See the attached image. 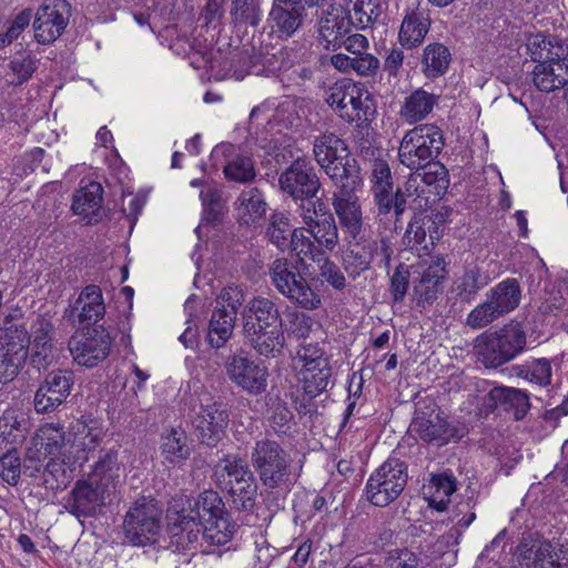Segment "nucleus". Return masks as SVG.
<instances>
[{
    "mask_svg": "<svg viewBox=\"0 0 568 568\" xmlns=\"http://www.w3.org/2000/svg\"><path fill=\"white\" fill-rule=\"evenodd\" d=\"M488 283V275L477 264H469L454 282V292L462 302L470 303Z\"/></svg>",
    "mask_w": 568,
    "mask_h": 568,
    "instance_id": "obj_38",
    "label": "nucleus"
},
{
    "mask_svg": "<svg viewBox=\"0 0 568 568\" xmlns=\"http://www.w3.org/2000/svg\"><path fill=\"white\" fill-rule=\"evenodd\" d=\"M226 374L231 382L251 395H260L267 387L268 372L264 365L243 356L233 354L229 356Z\"/></svg>",
    "mask_w": 568,
    "mask_h": 568,
    "instance_id": "obj_20",
    "label": "nucleus"
},
{
    "mask_svg": "<svg viewBox=\"0 0 568 568\" xmlns=\"http://www.w3.org/2000/svg\"><path fill=\"white\" fill-rule=\"evenodd\" d=\"M72 430V448L77 454L82 453L83 456H78V459L85 462L88 460L87 454L94 452L100 446L103 430L94 420H90V423L77 422Z\"/></svg>",
    "mask_w": 568,
    "mask_h": 568,
    "instance_id": "obj_37",
    "label": "nucleus"
},
{
    "mask_svg": "<svg viewBox=\"0 0 568 568\" xmlns=\"http://www.w3.org/2000/svg\"><path fill=\"white\" fill-rule=\"evenodd\" d=\"M407 479L405 463L388 458L369 476L365 487L366 498L375 506H388L403 493Z\"/></svg>",
    "mask_w": 568,
    "mask_h": 568,
    "instance_id": "obj_9",
    "label": "nucleus"
},
{
    "mask_svg": "<svg viewBox=\"0 0 568 568\" xmlns=\"http://www.w3.org/2000/svg\"><path fill=\"white\" fill-rule=\"evenodd\" d=\"M232 4L233 31L237 36H255L260 21V0H233Z\"/></svg>",
    "mask_w": 568,
    "mask_h": 568,
    "instance_id": "obj_36",
    "label": "nucleus"
},
{
    "mask_svg": "<svg viewBox=\"0 0 568 568\" xmlns=\"http://www.w3.org/2000/svg\"><path fill=\"white\" fill-rule=\"evenodd\" d=\"M243 333L256 332L257 328H268L282 324L277 305L270 298L255 296L247 302L242 311Z\"/></svg>",
    "mask_w": 568,
    "mask_h": 568,
    "instance_id": "obj_23",
    "label": "nucleus"
},
{
    "mask_svg": "<svg viewBox=\"0 0 568 568\" xmlns=\"http://www.w3.org/2000/svg\"><path fill=\"white\" fill-rule=\"evenodd\" d=\"M221 40H230L224 44L232 48L231 59L243 64L261 63L268 68H275L277 53L282 51V47L276 49L275 45L265 42L262 38H217L219 42Z\"/></svg>",
    "mask_w": 568,
    "mask_h": 568,
    "instance_id": "obj_22",
    "label": "nucleus"
},
{
    "mask_svg": "<svg viewBox=\"0 0 568 568\" xmlns=\"http://www.w3.org/2000/svg\"><path fill=\"white\" fill-rule=\"evenodd\" d=\"M361 154L371 162V183L379 221L388 220L394 200V182L390 168L377 148H362Z\"/></svg>",
    "mask_w": 568,
    "mask_h": 568,
    "instance_id": "obj_13",
    "label": "nucleus"
},
{
    "mask_svg": "<svg viewBox=\"0 0 568 568\" xmlns=\"http://www.w3.org/2000/svg\"><path fill=\"white\" fill-rule=\"evenodd\" d=\"M361 183H354L352 187H337L333 193L332 205L338 219L344 241L358 240L363 234L364 220L361 205L354 192Z\"/></svg>",
    "mask_w": 568,
    "mask_h": 568,
    "instance_id": "obj_19",
    "label": "nucleus"
},
{
    "mask_svg": "<svg viewBox=\"0 0 568 568\" xmlns=\"http://www.w3.org/2000/svg\"><path fill=\"white\" fill-rule=\"evenodd\" d=\"M247 290L244 285L232 284L225 286L220 295L219 302L222 304L221 308L229 307L227 312H235L243 305L246 300Z\"/></svg>",
    "mask_w": 568,
    "mask_h": 568,
    "instance_id": "obj_64",
    "label": "nucleus"
},
{
    "mask_svg": "<svg viewBox=\"0 0 568 568\" xmlns=\"http://www.w3.org/2000/svg\"><path fill=\"white\" fill-rule=\"evenodd\" d=\"M118 450H105L94 464L92 471L88 475L95 485L100 484L106 489L114 486L119 477Z\"/></svg>",
    "mask_w": 568,
    "mask_h": 568,
    "instance_id": "obj_48",
    "label": "nucleus"
},
{
    "mask_svg": "<svg viewBox=\"0 0 568 568\" xmlns=\"http://www.w3.org/2000/svg\"><path fill=\"white\" fill-rule=\"evenodd\" d=\"M313 154L316 163L336 187L349 189L354 183H362L357 161L347 155V148L337 135L325 133L316 136Z\"/></svg>",
    "mask_w": 568,
    "mask_h": 568,
    "instance_id": "obj_3",
    "label": "nucleus"
},
{
    "mask_svg": "<svg viewBox=\"0 0 568 568\" xmlns=\"http://www.w3.org/2000/svg\"><path fill=\"white\" fill-rule=\"evenodd\" d=\"M501 315L497 312L490 301L487 298L485 302L478 304L467 315L466 324L473 329L486 327Z\"/></svg>",
    "mask_w": 568,
    "mask_h": 568,
    "instance_id": "obj_61",
    "label": "nucleus"
},
{
    "mask_svg": "<svg viewBox=\"0 0 568 568\" xmlns=\"http://www.w3.org/2000/svg\"><path fill=\"white\" fill-rule=\"evenodd\" d=\"M346 242V256L349 266L348 270L351 277L356 278L362 272L368 270L373 261L378 257L379 266L389 270L390 260L393 255V247L387 237H382L379 241L374 239H366L359 235L358 240H345Z\"/></svg>",
    "mask_w": 568,
    "mask_h": 568,
    "instance_id": "obj_14",
    "label": "nucleus"
},
{
    "mask_svg": "<svg viewBox=\"0 0 568 568\" xmlns=\"http://www.w3.org/2000/svg\"><path fill=\"white\" fill-rule=\"evenodd\" d=\"M224 514V504L219 494L214 490H204L190 506V514L182 516L180 525L182 530L190 528V532H193V526L197 527Z\"/></svg>",
    "mask_w": 568,
    "mask_h": 568,
    "instance_id": "obj_26",
    "label": "nucleus"
},
{
    "mask_svg": "<svg viewBox=\"0 0 568 568\" xmlns=\"http://www.w3.org/2000/svg\"><path fill=\"white\" fill-rule=\"evenodd\" d=\"M430 489H434L429 505L438 511L446 509L449 497L456 490V480L452 474H437L432 477Z\"/></svg>",
    "mask_w": 568,
    "mask_h": 568,
    "instance_id": "obj_53",
    "label": "nucleus"
},
{
    "mask_svg": "<svg viewBox=\"0 0 568 568\" xmlns=\"http://www.w3.org/2000/svg\"><path fill=\"white\" fill-rule=\"evenodd\" d=\"M427 558H422L412 550L395 549L392 550L385 558L383 568H424L426 567Z\"/></svg>",
    "mask_w": 568,
    "mask_h": 568,
    "instance_id": "obj_60",
    "label": "nucleus"
},
{
    "mask_svg": "<svg viewBox=\"0 0 568 568\" xmlns=\"http://www.w3.org/2000/svg\"><path fill=\"white\" fill-rule=\"evenodd\" d=\"M33 445L45 458L49 456H61L65 446V433L62 427L45 424L34 436Z\"/></svg>",
    "mask_w": 568,
    "mask_h": 568,
    "instance_id": "obj_47",
    "label": "nucleus"
},
{
    "mask_svg": "<svg viewBox=\"0 0 568 568\" xmlns=\"http://www.w3.org/2000/svg\"><path fill=\"white\" fill-rule=\"evenodd\" d=\"M105 305L102 291L98 285L85 286L71 306L70 317L73 322L92 325L103 318Z\"/></svg>",
    "mask_w": 568,
    "mask_h": 568,
    "instance_id": "obj_24",
    "label": "nucleus"
},
{
    "mask_svg": "<svg viewBox=\"0 0 568 568\" xmlns=\"http://www.w3.org/2000/svg\"><path fill=\"white\" fill-rule=\"evenodd\" d=\"M429 27L428 16L420 11H412L405 16L398 36H426Z\"/></svg>",
    "mask_w": 568,
    "mask_h": 568,
    "instance_id": "obj_63",
    "label": "nucleus"
},
{
    "mask_svg": "<svg viewBox=\"0 0 568 568\" xmlns=\"http://www.w3.org/2000/svg\"><path fill=\"white\" fill-rule=\"evenodd\" d=\"M106 490L102 485H95L89 477L77 481L68 500L72 513L77 516L92 515L103 503Z\"/></svg>",
    "mask_w": 568,
    "mask_h": 568,
    "instance_id": "obj_27",
    "label": "nucleus"
},
{
    "mask_svg": "<svg viewBox=\"0 0 568 568\" xmlns=\"http://www.w3.org/2000/svg\"><path fill=\"white\" fill-rule=\"evenodd\" d=\"M445 145L442 130L435 124H420L407 131L398 148L399 162L410 170H434V161Z\"/></svg>",
    "mask_w": 568,
    "mask_h": 568,
    "instance_id": "obj_6",
    "label": "nucleus"
},
{
    "mask_svg": "<svg viewBox=\"0 0 568 568\" xmlns=\"http://www.w3.org/2000/svg\"><path fill=\"white\" fill-rule=\"evenodd\" d=\"M11 73L8 82L20 85L28 81L37 69V61L27 53H18L9 63Z\"/></svg>",
    "mask_w": 568,
    "mask_h": 568,
    "instance_id": "obj_59",
    "label": "nucleus"
},
{
    "mask_svg": "<svg viewBox=\"0 0 568 568\" xmlns=\"http://www.w3.org/2000/svg\"><path fill=\"white\" fill-rule=\"evenodd\" d=\"M305 227H296L292 231L288 247L296 254L301 260H311L314 263L318 260L324 258L326 254L318 245L315 239L307 235Z\"/></svg>",
    "mask_w": 568,
    "mask_h": 568,
    "instance_id": "obj_50",
    "label": "nucleus"
},
{
    "mask_svg": "<svg viewBox=\"0 0 568 568\" xmlns=\"http://www.w3.org/2000/svg\"><path fill=\"white\" fill-rule=\"evenodd\" d=\"M268 275L276 291L294 305L308 311L321 306V296L311 287L297 266L286 257L274 260L268 266Z\"/></svg>",
    "mask_w": 568,
    "mask_h": 568,
    "instance_id": "obj_8",
    "label": "nucleus"
},
{
    "mask_svg": "<svg viewBox=\"0 0 568 568\" xmlns=\"http://www.w3.org/2000/svg\"><path fill=\"white\" fill-rule=\"evenodd\" d=\"M69 348L75 363L94 367L104 361L111 349L110 334L103 327L88 328L72 336Z\"/></svg>",
    "mask_w": 568,
    "mask_h": 568,
    "instance_id": "obj_16",
    "label": "nucleus"
},
{
    "mask_svg": "<svg viewBox=\"0 0 568 568\" xmlns=\"http://www.w3.org/2000/svg\"><path fill=\"white\" fill-rule=\"evenodd\" d=\"M30 335L20 308L9 311L0 327V382H11L29 354Z\"/></svg>",
    "mask_w": 568,
    "mask_h": 568,
    "instance_id": "obj_4",
    "label": "nucleus"
},
{
    "mask_svg": "<svg viewBox=\"0 0 568 568\" xmlns=\"http://www.w3.org/2000/svg\"><path fill=\"white\" fill-rule=\"evenodd\" d=\"M532 81L541 92L549 93L564 89L568 81L567 55L556 61H544L541 64H536L532 71Z\"/></svg>",
    "mask_w": 568,
    "mask_h": 568,
    "instance_id": "obj_29",
    "label": "nucleus"
},
{
    "mask_svg": "<svg viewBox=\"0 0 568 568\" xmlns=\"http://www.w3.org/2000/svg\"><path fill=\"white\" fill-rule=\"evenodd\" d=\"M232 498L233 506L243 511H251L255 506V497L257 494V484L255 478L241 481L233 486H229L223 490Z\"/></svg>",
    "mask_w": 568,
    "mask_h": 568,
    "instance_id": "obj_56",
    "label": "nucleus"
},
{
    "mask_svg": "<svg viewBox=\"0 0 568 568\" xmlns=\"http://www.w3.org/2000/svg\"><path fill=\"white\" fill-rule=\"evenodd\" d=\"M364 91L351 80L334 83L326 101L336 114L348 123L355 122L357 126L371 121L374 111L368 105V95L363 99Z\"/></svg>",
    "mask_w": 568,
    "mask_h": 568,
    "instance_id": "obj_11",
    "label": "nucleus"
},
{
    "mask_svg": "<svg viewBox=\"0 0 568 568\" xmlns=\"http://www.w3.org/2000/svg\"><path fill=\"white\" fill-rule=\"evenodd\" d=\"M267 206L262 192L256 187L243 190L234 203L239 223L246 226L260 225L265 217Z\"/></svg>",
    "mask_w": 568,
    "mask_h": 568,
    "instance_id": "obj_28",
    "label": "nucleus"
},
{
    "mask_svg": "<svg viewBox=\"0 0 568 568\" xmlns=\"http://www.w3.org/2000/svg\"><path fill=\"white\" fill-rule=\"evenodd\" d=\"M103 187L98 182H90L74 195L71 209L74 214L82 215L89 224L101 219Z\"/></svg>",
    "mask_w": 568,
    "mask_h": 568,
    "instance_id": "obj_32",
    "label": "nucleus"
},
{
    "mask_svg": "<svg viewBox=\"0 0 568 568\" xmlns=\"http://www.w3.org/2000/svg\"><path fill=\"white\" fill-rule=\"evenodd\" d=\"M535 568H568V541L539 542L535 550Z\"/></svg>",
    "mask_w": 568,
    "mask_h": 568,
    "instance_id": "obj_43",
    "label": "nucleus"
},
{
    "mask_svg": "<svg viewBox=\"0 0 568 568\" xmlns=\"http://www.w3.org/2000/svg\"><path fill=\"white\" fill-rule=\"evenodd\" d=\"M266 405L270 406L268 422L271 428L277 435H285L291 428L293 414L286 403L281 400L278 396L268 394L266 396Z\"/></svg>",
    "mask_w": 568,
    "mask_h": 568,
    "instance_id": "obj_55",
    "label": "nucleus"
},
{
    "mask_svg": "<svg viewBox=\"0 0 568 568\" xmlns=\"http://www.w3.org/2000/svg\"><path fill=\"white\" fill-rule=\"evenodd\" d=\"M250 462L261 485L270 491L291 490L302 471V465H294L288 450L270 437L255 440Z\"/></svg>",
    "mask_w": 568,
    "mask_h": 568,
    "instance_id": "obj_1",
    "label": "nucleus"
},
{
    "mask_svg": "<svg viewBox=\"0 0 568 568\" xmlns=\"http://www.w3.org/2000/svg\"><path fill=\"white\" fill-rule=\"evenodd\" d=\"M162 509L158 501L142 497L126 513L123 529L134 546H144L156 540L161 530Z\"/></svg>",
    "mask_w": 568,
    "mask_h": 568,
    "instance_id": "obj_10",
    "label": "nucleus"
},
{
    "mask_svg": "<svg viewBox=\"0 0 568 568\" xmlns=\"http://www.w3.org/2000/svg\"><path fill=\"white\" fill-rule=\"evenodd\" d=\"M410 432L420 440L438 447L452 440H459L466 434L465 427L448 422L445 414L435 404L426 407V410L416 413L410 424Z\"/></svg>",
    "mask_w": 568,
    "mask_h": 568,
    "instance_id": "obj_12",
    "label": "nucleus"
},
{
    "mask_svg": "<svg viewBox=\"0 0 568 568\" xmlns=\"http://www.w3.org/2000/svg\"><path fill=\"white\" fill-rule=\"evenodd\" d=\"M300 366V376L304 392L314 398L333 385V368L324 343L303 339L292 358Z\"/></svg>",
    "mask_w": 568,
    "mask_h": 568,
    "instance_id": "obj_7",
    "label": "nucleus"
},
{
    "mask_svg": "<svg viewBox=\"0 0 568 568\" xmlns=\"http://www.w3.org/2000/svg\"><path fill=\"white\" fill-rule=\"evenodd\" d=\"M278 185L283 193L297 199L316 197L322 184L311 161L298 158L281 173Z\"/></svg>",
    "mask_w": 568,
    "mask_h": 568,
    "instance_id": "obj_17",
    "label": "nucleus"
},
{
    "mask_svg": "<svg viewBox=\"0 0 568 568\" xmlns=\"http://www.w3.org/2000/svg\"><path fill=\"white\" fill-rule=\"evenodd\" d=\"M448 185L446 169L440 164H434V170H425L423 173H410L405 183L394 193L392 214L394 230L400 227V216L407 207V203L415 204L416 210H426L445 193Z\"/></svg>",
    "mask_w": 568,
    "mask_h": 568,
    "instance_id": "obj_2",
    "label": "nucleus"
},
{
    "mask_svg": "<svg viewBox=\"0 0 568 568\" xmlns=\"http://www.w3.org/2000/svg\"><path fill=\"white\" fill-rule=\"evenodd\" d=\"M488 402L490 406H500L506 412H514L517 420L523 419L530 407L529 396L526 392L506 386L491 388L488 393Z\"/></svg>",
    "mask_w": 568,
    "mask_h": 568,
    "instance_id": "obj_33",
    "label": "nucleus"
},
{
    "mask_svg": "<svg viewBox=\"0 0 568 568\" xmlns=\"http://www.w3.org/2000/svg\"><path fill=\"white\" fill-rule=\"evenodd\" d=\"M292 231L290 219L286 214L283 212H274L270 217L265 235L278 250L285 251L288 247Z\"/></svg>",
    "mask_w": 568,
    "mask_h": 568,
    "instance_id": "obj_54",
    "label": "nucleus"
},
{
    "mask_svg": "<svg viewBox=\"0 0 568 568\" xmlns=\"http://www.w3.org/2000/svg\"><path fill=\"white\" fill-rule=\"evenodd\" d=\"M74 385V373L70 369H53L47 374L34 394V409L39 414L57 410L70 396Z\"/></svg>",
    "mask_w": 568,
    "mask_h": 568,
    "instance_id": "obj_15",
    "label": "nucleus"
},
{
    "mask_svg": "<svg viewBox=\"0 0 568 568\" xmlns=\"http://www.w3.org/2000/svg\"><path fill=\"white\" fill-rule=\"evenodd\" d=\"M446 262L443 256L433 257L415 285L418 303H433L438 294L440 282L446 277Z\"/></svg>",
    "mask_w": 568,
    "mask_h": 568,
    "instance_id": "obj_34",
    "label": "nucleus"
},
{
    "mask_svg": "<svg viewBox=\"0 0 568 568\" xmlns=\"http://www.w3.org/2000/svg\"><path fill=\"white\" fill-rule=\"evenodd\" d=\"M307 234L316 240L322 250L333 252L339 243L338 227L333 214L328 211L318 217L316 222L305 227Z\"/></svg>",
    "mask_w": 568,
    "mask_h": 568,
    "instance_id": "obj_45",
    "label": "nucleus"
},
{
    "mask_svg": "<svg viewBox=\"0 0 568 568\" xmlns=\"http://www.w3.org/2000/svg\"><path fill=\"white\" fill-rule=\"evenodd\" d=\"M235 321V312H227V308L213 311L207 328L209 344L214 348L223 347L233 334Z\"/></svg>",
    "mask_w": 568,
    "mask_h": 568,
    "instance_id": "obj_41",
    "label": "nucleus"
},
{
    "mask_svg": "<svg viewBox=\"0 0 568 568\" xmlns=\"http://www.w3.org/2000/svg\"><path fill=\"white\" fill-rule=\"evenodd\" d=\"M476 341V348L483 364L486 367L496 368L525 351L527 335L521 323L510 321L499 329L481 334Z\"/></svg>",
    "mask_w": 568,
    "mask_h": 568,
    "instance_id": "obj_5",
    "label": "nucleus"
},
{
    "mask_svg": "<svg viewBox=\"0 0 568 568\" xmlns=\"http://www.w3.org/2000/svg\"><path fill=\"white\" fill-rule=\"evenodd\" d=\"M486 296L497 312L504 316L519 305L521 298L520 285L516 278H506L494 286Z\"/></svg>",
    "mask_w": 568,
    "mask_h": 568,
    "instance_id": "obj_39",
    "label": "nucleus"
},
{
    "mask_svg": "<svg viewBox=\"0 0 568 568\" xmlns=\"http://www.w3.org/2000/svg\"><path fill=\"white\" fill-rule=\"evenodd\" d=\"M302 20V10H297L295 6H286L274 0L273 8L267 20L272 29L271 32H268V36L277 32L291 36L298 29Z\"/></svg>",
    "mask_w": 568,
    "mask_h": 568,
    "instance_id": "obj_40",
    "label": "nucleus"
},
{
    "mask_svg": "<svg viewBox=\"0 0 568 568\" xmlns=\"http://www.w3.org/2000/svg\"><path fill=\"white\" fill-rule=\"evenodd\" d=\"M452 54L442 43H430L424 49L423 67L427 78H437L446 73Z\"/></svg>",
    "mask_w": 568,
    "mask_h": 568,
    "instance_id": "obj_49",
    "label": "nucleus"
},
{
    "mask_svg": "<svg viewBox=\"0 0 568 568\" xmlns=\"http://www.w3.org/2000/svg\"><path fill=\"white\" fill-rule=\"evenodd\" d=\"M230 414L221 402L202 405L193 419L194 435L197 440L209 447H216L223 439L229 425Z\"/></svg>",
    "mask_w": 568,
    "mask_h": 568,
    "instance_id": "obj_21",
    "label": "nucleus"
},
{
    "mask_svg": "<svg viewBox=\"0 0 568 568\" xmlns=\"http://www.w3.org/2000/svg\"><path fill=\"white\" fill-rule=\"evenodd\" d=\"M202 531L203 538L211 545L222 546L229 542L233 536V526L224 515L202 523L196 527V532Z\"/></svg>",
    "mask_w": 568,
    "mask_h": 568,
    "instance_id": "obj_52",
    "label": "nucleus"
},
{
    "mask_svg": "<svg viewBox=\"0 0 568 568\" xmlns=\"http://www.w3.org/2000/svg\"><path fill=\"white\" fill-rule=\"evenodd\" d=\"M526 40L518 45L519 54L529 55L537 64L568 55V45L560 38H526Z\"/></svg>",
    "mask_w": 568,
    "mask_h": 568,
    "instance_id": "obj_31",
    "label": "nucleus"
},
{
    "mask_svg": "<svg viewBox=\"0 0 568 568\" xmlns=\"http://www.w3.org/2000/svg\"><path fill=\"white\" fill-rule=\"evenodd\" d=\"M254 471L248 468L247 463L239 455L227 456L224 465L217 473V486L221 490L227 489L229 486L248 481L255 478Z\"/></svg>",
    "mask_w": 568,
    "mask_h": 568,
    "instance_id": "obj_44",
    "label": "nucleus"
},
{
    "mask_svg": "<svg viewBox=\"0 0 568 568\" xmlns=\"http://www.w3.org/2000/svg\"><path fill=\"white\" fill-rule=\"evenodd\" d=\"M247 344L260 355L266 358H276L283 355L285 346V335L283 325L257 328L243 333Z\"/></svg>",
    "mask_w": 568,
    "mask_h": 568,
    "instance_id": "obj_30",
    "label": "nucleus"
},
{
    "mask_svg": "<svg viewBox=\"0 0 568 568\" xmlns=\"http://www.w3.org/2000/svg\"><path fill=\"white\" fill-rule=\"evenodd\" d=\"M438 102V97L424 89H416L404 100L399 114L407 123L413 124L423 121L433 111Z\"/></svg>",
    "mask_w": 568,
    "mask_h": 568,
    "instance_id": "obj_35",
    "label": "nucleus"
},
{
    "mask_svg": "<svg viewBox=\"0 0 568 568\" xmlns=\"http://www.w3.org/2000/svg\"><path fill=\"white\" fill-rule=\"evenodd\" d=\"M518 376L538 386H549L552 378L551 362L547 358H536L520 368Z\"/></svg>",
    "mask_w": 568,
    "mask_h": 568,
    "instance_id": "obj_57",
    "label": "nucleus"
},
{
    "mask_svg": "<svg viewBox=\"0 0 568 568\" xmlns=\"http://www.w3.org/2000/svg\"><path fill=\"white\" fill-rule=\"evenodd\" d=\"M315 263L318 266V275L324 282L338 291L345 288L346 278L342 270L326 254H324L323 260H318Z\"/></svg>",
    "mask_w": 568,
    "mask_h": 568,
    "instance_id": "obj_62",
    "label": "nucleus"
},
{
    "mask_svg": "<svg viewBox=\"0 0 568 568\" xmlns=\"http://www.w3.org/2000/svg\"><path fill=\"white\" fill-rule=\"evenodd\" d=\"M293 200L296 203L295 214L305 225L304 227H310V224H313L321 215L328 212L325 203L318 197H297Z\"/></svg>",
    "mask_w": 568,
    "mask_h": 568,
    "instance_id": "obj_58",
    "label": "nucleus"
},
{
    "mask_svg": "<svg viewBox=\"0 0 568 568\" xmlns=\"http://www.w3.org/2000/svg\"><path fill=\"white\" fill-rule=\"evenodd\" d=\"M160 449L164 458L172 464L186 460L191 455L187 436L182 428L173 427L163 433Z\"/></svg>",
    "mask_w": 568,
    "mask_h": 568,
    "instance_id": "obj_46",
    "label": "nucleus"
},
{
    "mask_svg": "<svg viewBox=\"0 0 568 568\" xmlns=\"http://www.w3.org/2000/svg\"><path fill=\"white\" fill-rule=\"evenodd\" d=\"M71 16V6L67 0H44L38 9L33 28L38 32L61 36Z\"/></svg>",
    "mask_w": 568,
    "mask_h": 568,
    "instance_id": "obj_25",
    "label": "nucleus"
},
{
    "mask_svg": "<svg viewBox=\"0 0 568 568\" xmlns=\"http://www.w3.org/2000/svg\"><path fill=\"white\" fill-rule=\"evenodd\" d=\"M320 36H346L351 33L349 19L347 11L338 6H331L328 10L322 13L318 21Z\"/></svg>",
    "mask_w": 568,
    "mask_h": 568,
    "instance_id": "obj_51",
    "label": "nucleus"
},
{
    "mask_svg": "<svg viewBox=\"0 0 568 568\" xmlns=\"http://www.w3.org/2000/svg\"><path fill=\"white\" fill-rule=\"evenodd\" d=\"M347 13L351 31H374L377 29L381 4L378 0H354L353 10Z\"/></svg>",
    "mask_w": 568,
    "mask_h": 568,
    "instance_id": "obj_42",
    "label": "nucleus"
},
{
    "mask_svg": "<svg viewBox=\"0 0 568 568\" xmlns=\"http://www.w3.org/2000/svg\"><path fill=\"white\" fill-rule=\"evenodd\" d=\"M215 165H221L224 178L236 183H251L256 178L252 155L232 143H221L212 151Z\"/></svg>",
    "mask_w": 568,
    "mask_h": 568,
    "instance_id": "obj_18",
    "label": "nucleus"
}]
</instances>
